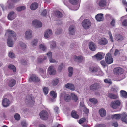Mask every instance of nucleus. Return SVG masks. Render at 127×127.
Returning <instances> with one entry per match:
<instances>
[{"instance_id": "nucleus-1", "label": "nucleus", "mask_w": 127, "mask_h": 127, "mask_svg": "<svg viewBox=\"0 0 127 127\" xmlns=\"http://www.w3.org/2000/svg\"><path fill=\"white\" fill-rule=\"evenodd\" d=\"M8 35L7 40L8 45L9 47H12L13 45V41L12 39V37H13L15 40H16V35L15 32H6L5 36Z\"/></svg>"}, {"instance_id": "nucleus-2", "label": "nucleus", "mask_w": 127, "mask_h": 127, "mask_svg": "<svg viewBox=\"0 0 127 127\" xmlns=\"http://www.w3.org/2000/svg\"><path fill=\"white\" fill-rule=\"evenodd\" d=\"M39 116L42 120H46L48 119L49 114L47 111L45 110H43L40 113Z\"/></svg>"}, {"instance_id": "nucleus-3", "label": "nucleus", "mask_w": 127, "mask_h": 127, "mask_svg": "<svg viewBox=\"0 0 127 127\" xmlns=\"http://www.w3.org/2000/svg\"><path fill=\"white\" fill-rule=\"evenodd\" d=\"M70 2L74 5L73 10H76L79 8V2L80 0H69Z\"/></svg>"}, {"instance_id": "nucleus-4", "label": "nucleus", "mask_w": 127, "mask_h": 127, "mask_svg": "<svg viewBox=\"0 0 127 127\" xmlns=\"http://www.w3.org/2000/svg\"><path fill=\"white\" fill-rule=\"evenodd\" d=\"M91 24V22L89 20L85 19L82 22V25L84 28L87 29L90 27Z\"/></svg>"}, {"instance_id": "nucleus-5", "label": "nucleus", "mask_w": 127, "mask_h": 127, "mask_svg": "<svg viewBox=\"0 0 127 127\" xmlns=\"http://www.w3.org/2000/svg\"><path fill=\"white\" fill-rule=\"evenodd\" d=\"M105 60L106 62L108 64H110L113 63V60L110 53H108L106 54L105 57Z\"/></svg>"}, {"instance_id": "nucleus-6", "label": "nucleus", "mask_w": 127, "mask_h": 127, "mask_svg": "<svg viewBox=\"0 0 127 127\" xmlns=\"http://www.w3.org/2000/svg\"><path fill=\"white\" fill-rule=\"evenodd\" d=\"M100 88L101 86L99 84L96 83L91 85L90 87V89L91 90L94 91L97 90Z\"/></svg>"}, {"instance_id": "nucleus-7", "label": "nucleus", "mask_w": 127, "mask_h": 127, "mask_svg": "<svg viewBox=\"0 0 127 127\" xmlns=\"http://www.w3.org/2000/svg\"><path fill=\"white\" fill-rule=\"evenodd\" d=\"M40 80V79L35 75H33L30 78L29 80V82H31L32 81L35 82H38Z\"/></svg>"}, {"instance_id": "nucleus-8", "label": "nucleus", "mask_w": 127, "mask_h": 127, "mask_svg": "<svg viewBox=\"0 0 127 127\" xmlns=\"http://www.w3.org/2000/svg\"><path fill=\"white\" fill-rule=\"evenodd\" d=\"M32 24L35 27L40 28L42 27V24L39 21L37 20H34L32 22Z\"/></svg>"}, {"instance_id": "nucleus-9", "label": "nucleus", "mask_w": 127, "mask_h": 127, "mask_svg": "<svg viewBox=\"0 0 127 127\" xmlns=\"http://www.w3.org/2000/svg\"><path fill=\"white\" fill-rule=\"evenodd\" d=\"M120 104V102L118 100L112 102H111V106L114 109H116L119 106Z\"/></svg>"}, {"instance_id": "nucleus-10", "label": "nucleus", "mask_w": 127, "mask_h": 127, "mask_svg": "<svg viewBox=\"0 0 127 127\" xmlns=\"http://www.w3.org/2000/svg\"><path fill=\"white\" fill-rule=\"evenodd\" d=\"M89 71L93 73L96 72L97 71H99L101 73V74H99V75H102L103 74L102 72L99 69L95 67H90L89 68Z\"/></svg>"}, {"instance_id": "nucleus-11", "label": "nucleus", "mask_w": 127, "mask_h": 127, "mask_svg": "<svg viewBox=\"0 0 127 127\" xmlns=\"http://www.w3.org/2000/svg\"><path fill=\"white\" fill-rule=\"evenodd\" d=\"M114 71L115 74L120 75L123 73V70L120 67H118L114 69Z\"/></svg>"}, {"instance_id": "nucleus-12", "label": "nucleus", "mask_w": 127, "mask_h": 127, "mask_svg": "<svg viewBox=\"0 0 127 127\" xmlns=\"http://www.w3.org/2000/svg\"><path fill=\"white\" fill-rule=\"evenodd\" d=\"M16 16V14L14 12L12 11L8 14L7 17L9 20H12L14 19Z\"/></svg>"}, {"instance_id": "nucleus-13", "label": "nucleus", "mask_w": 127, "mask_h": 127, "mask_svg": "<svg viewBox=\"0 0 127 127\" xmlns=\"http://www.w3.org/2000/svg\"><path fill=\"white\" fill-rule=\"evenodd\" d=\"M107 40L105 38H102L99 39L98 41V43L102 45H105L108 43Z\"/></svg>"}, {"instance_id": "nucleus-14", "label": "nucleus", "mask_w": 127, "mask_h": 127, "mask_svg": "<svg viewBox=\"0 0 127 127\" xmlns=\"http://www.w3.org/2000/svg\"><path fill=\"white\" fill-rule=\"evenodd\" d=\"M89 46L90 50L93 51L95 50L96 48V46L93 42H91L89 44Z\"/></svg>"}, {"instance_id": "nucleus-15", "label": "nucleus", "mask_w": 127, "mask_h": 127, "mask_svg": "<svg viewBox=\"0 0 127 127\" xmlns=\"http://www.w3.org/2000/svg\"><path fill=\"white\" fill-rule=\"evenodd\" d=\"M95 19L98 21H101L104 20L103 14L102 13L97 14L95 16Z\"/></svg>"}, {"instance_id": "nucleus-16", "label": "nucleus", "mask_w": 127, "mask_h": 127, "mask_svg": "<svg viewBox=\"0 0 127 127\" xmlns=\"http://www.w3.org/2000/svg\"><path fill=\"white\" fill-rule=\"evenodd\" d=\"M17 1V0H8L7 3L8 8H12L13 6L14 3L16 2Z\"/></svg>"}, {"instance_id": "nucleus-17", "label": "nucleus", "mask_w": 127, "mask_h": 127, "mask_svg": "<svg viewBox=\"0 0 127 127\" xmlns=\"http://www.w3.org/2000/svg\"><path fill=\"white\" fill-rule=\"evenodd\" d=\"M2 104L3 107H6L9 105L10 102L8 99L6 98H4L2 101Z\"/></svg>"}, {"instance_id": "nucleus-18", "label": "nucleus", "mask_w": 127, "mask_h": 127, "mask_svg": "<svg viewBox=\"0 0 127 127\" xmlns=\"http://www.w3.org/2000/svg\"><path fill=\"white\" fill-rule=\"evenodd\" d=\"M121 119L123 122L127 124V115L125 113L121 114Z\"/></svg>"}, {"instance_id": "nucleus-19", "label": "nucleus", "mask_w": 127, "mask_h": 127, "mask_svg": "<svg viewBox=\"0 0 127 127\" xmlns=\"http://www.w3.org/2000/svg\"><path fill=\"white\" fill-rule=\"evenodd\" d=\"M53 66H51L48 68V73L50 75H54L56 73V71L53 68Z\"/></svg>"}, {"instance_id": "nucleus-20", "label": "nucleus", "mask_w": 127, "mask_h": 127, "mask_svg": "<svg viewBox=\"0 0 127 127\" xmlns=\"http://www.w3.org/2000/svg\"><path fill=\"white\" fill-rule=\"evenodd\" d=\"M107 2L106 0H100L98 2V5L100 7H105Z\"/></svg>"}, {"instance_id": "nucleus-21", "label": "nucleus", "mask_w": 127, "mask_h": 127, "mask_svg": "<svg viewBox=\"0 0 127 127\" xmlns=\"http://www.w3.org/2000/svg\"><path fill=\"white\" fill-rule=\"evenodd\" d=\"M16 81L13 79H11L9 80L8 85L10 87H12L16 84Z\"/></svg>"}, {"instance_id": "nucleus-22", "label": "nucleus", "mask_w": 127, "mask_h": 127, "mask_svg": "<svg viewBox=\"0 0 127 127\" xmlns=\"http://www.w3.org/2000/svg\"><path fill=\"white\" fill-rule=\"evenodd\" d=\"M65 87L66 88L70 89L72 91H73L75 90L74 85L73 84L70 83H68L66 84Z\"/></svg>"}, {"instance_id": "nucleus-23", "label": "nucleus", "mask_w": 127, "mask_h": 127, "mask_svg": "<svg viewBox=\"0 0 127 127\" xmlns=\"http://www.w3.org/2000/svg\"><path fill=\"white\" fill-rule=\"evenodd\" d=\"M53 35L52 32H45L44 37L45 38L47 39H49L52 37Z\"/></svg>"}, {"instance_id": "nucleus-24", "label": "nucleus", "mask_w": 127, "mask_h": 127, "mask_svg": "<svg viewBox=\"0 0 127 127\" xmlns=\"http://www.w3.org/2000/svg\"><path fill=\"white\" fill-rule=\"evenodd\" d=\"M108 96L110 98L114 99H116L118 97V95H117L110 93L108 94Z\"/></svg>"}, {"instance_id": "nucleus-25", "label": "nucleus", "mask_w": 127, "mask_h": 127, "mask_svg": "<svg viewBox=\"0 0 127 127\" xmlns=\"http://www.w3.org/2000/svg\"><path fill=\"white\" fill-rule=\"evenodd\" d=\"M38 6V4L36 2H34L30 6L31 9L32 10H34L37 9Z\"/></svg>"}, {"instance_id": "nucleus-26", "label": "nucleus", "mask_w": 127, "mask_h": 127, "mask_svg": "<svg viewBox=\"0 0 127 127\" xmlns=\"http://www.w3.org/2000/svg\"><path fill=\"white\" fill-rule=\"evenodd\" d=\"M115 39L118 41H121L123 39V36L119 34L115 35Z\"/></svg>"}, {"instance_id": "nucleus-27", "label": "nucleus", "mask_w": 127, "mask_h": 127, "mask_svg": "<svg viewBox=\"0 0 127 127\" xmlns=\"http://www.w3.org/2000/svg\"><path fill=\"white\" fill-rule=\"evenodd\" d=\"M74 58L78 62L81 63L83 60V57L81 56H74Z\"/></svg>"}, {"instance_id": "nucleus-28", "label": "nucleus", "mask_w": 127, "mask_h": 127, "mask_svg": "<svg viewBox=\"0 0 127 127\" xmlns=\"http://www.w3.org/2000/svg\"><path fill=\"white\" fill-rule=\"evenodd\" d=\"M25 102L29 103H33L34 101L30 96H27L25 100Z\"/></svg>"}, {"instance_id": "nucleus-29", "label": "nucleus", "mask_w": 127, "mask_h": 127, "mask_svg": "<svg viewBox=\"0 0 127 127\" xmlns=\"http://www.w3.org/2000/svg\"><path fill=\"white\" fill-rule=\"evenodd\" d=\"M71 115L72 117L76 119H78L79 116L77 114L76 112L74 110H73L71 112Z\"/></svg>"}, {"instance_id": "nucleus-30", "label": "nucleus", "mask_w": 127, "mask_h": 127, "mask_svg": "<svg viewBox=\"0 0 127 127\" xmlns=\"http://www.w3.org/2000/svg\"><path fill=\"white\" fill-rule=\"evenodd\" d=\"M121 97L124 98H127V93L124 90H121L120 92Z\"/></svg>"}, {"instance_id": "nucleus-31", "label": "nucleus", "mask_w": 127, "mask_h": 127, "mask_svg": "<svg viewBox=\"0 0 127 127\" xmlns=\"http://www.w3.org/2000/svg\"><path fill=\"white\" fill-rule=\"evenodd\" d=\"M64 99L65 101L69 102L71 99V97L69 94H66L64 95Z\"/></svg>"}, {"instance_id": "nucleus-32", "label": "nucleus", "mask_w": 127, "mask_h": 127, "mask_svg": "<svg viewBox=\"0 0 127 127\" xmlns=\"http://www.w3.org/2000/svg\"><path fill=\"white\" fill-rule=\"evenodd\" d=\"M99 113L101 117L104 116L106 114V111L105 110L102 108L99 110Z\"/></svg>"}, {"instance_id": "nucleus-33", "label": "nucleus", "mask_w": 127, "mask_h": 127, "mask_svg": "<svg viewBox=\"0 0 127 127\" xmlns=\"http://www.w3.org/2000/svg\"><path fill=\"white\" fill-rule=\"evenodd\" d=\"M116 114L112 115L111 116V118L112 119H114L117 120H119L121 117V114Z\"/></svg>"}, {"instance_id": "nucleus-34", "label": "nucleus", "mask_w": 127, "mask_h": 127, "mask_svg": "<svg viewBox=\"0 0 127 127\" xmlns=\"http://www.w3.org/2000/svg\"><path fill=\"white\" fill-rule=\"evenodd\" d=\"M59 81V79L58 78L54 79L52 81L51 84L53 86H55L58 84Z\"/></svg>"}, {"instance_id": "nucleus-35", "label": "nucleus", "mask_w": 127, "mask_h": 127, "mask_svg": "<svg viewBox=\"0 0 127 127\" xmlns=\"http://www.w3.org/2000/svg\"><path fill=\"white\" fill-rule=\"evenodd\" d=\"M94 57H95L98 60H101L103 58L102 55L99 53L95 55Z\"/></svg>"}, {"instance_id": "nucleus-36", "label": "nucleus", "mask_w": 127, "mask_h": 127, "mask_svg": "<svg viewBox=\"0 0 127 127\" xmlns=\"http://www.w3.org/2000/svg\"><path fill=\"white\" fill-rule=\"evenodd\" d=\"M32 37L31 32H26L25 38L28 39L31 38Z\"/></svg>"}, {"instance_id": "nucleus-37", "label": "nucleus", "mask_w": 127, "mask_h": 127, "mask_svg": "<svg viewBox=\"0 0 127 127\" xmlns=\"http://www.w3.org/2000/svg\"><path fill=\"white\" fill-rule=\"evenodd\" d=\"M50 47L52 49H54L56 47V43L54 41H52L50 42Z\"/></svg>"}, {"instance_id": "nucleus-38", "label": "nucleus", "mask_w": 127, "mask_h": 127, "mask_svg": "<svg viewBox=\"0 0 127 127\" xmlns=\"http://www.w3.org/2000/svg\"><path fill=\"white\" fill-rule=\"evenodd\" d=\"M26 9V6H21L17 7L16 10L18 12H20L25 10Z\"/></svg>"}, {"instance_id": "nucleus-39", "label": "nucleus", "mask_w": 127, "mask_h": 127, "mask_svg": "<svg viewBox=\"0 0 127 127\" xmlns=\"http://www.w3.org/2000/svg\"><path fill=\"white\" fill-rule=\"evenodd\" d=\"M64 67V64L63 63H61L59 65L58 67V71L59 72H61L62 70Z\"/></svg>"}, {"instance_id": "nucleus-40", "label": "nucleus", "mask_w": 127, "mask_h": 127, "mask_svg": "<svg viewBox=\"0 0 127 127\" xmlns=\"http://www.w3.org/2000/svg\"><path fill=\"white\" fill-rule=\"evenodd\" d=\"M8 68L11 70H12L14 72H16V69L15 66L13 64H10L8 66Z\"/></svg>"}, {"instance_id": "nucleus-41", "label": "nucleus", "mask_w": 127, "mask_h": 127, "mask_svg": "<svg viewBox=\"0 0 127 127\" xmlns=\"http://www.w3.org/2000/svg\"><path fill=\"white\" fill-rule=\"evenodd\" d=\"M116 20H115L113 18L111 19V21L110 22V25L111 26L114 27L115 25Z\"/></svg>"}, {"instance_id": "nucleus-42", "label": "nucleus", "mask_w": 127, "mask_h": 127, "mask_svg": "<svg viewBox=\"0 0 127 127\" xmlns=\"http://www.w3.org/2000/svg\"><path fill=\"white\" fill-rule=\"evenodd\" d=\"M71 95L73 100H74L75 102H76L78 99L77 96L73 93H71Z\"/></svg>"}, {"instance_id": "nucleus-43", "label": "nucleus", "mask_w": 127, "mask_h": 127, "mask_svg": "<svg viewBox=\"0 0 127 127\" xmlns=\"http://www.w3.org/2000/svg\"><path fill=\"white\" fill-rule=\"evenodd\" d=\"M38 40L36 39H33L31 42V45L33 46H36L37 44Z\"/></svg>"}, {"instance_id": "nucleus-44", "label": "nucleus", "mask_w": 127, "mask_h": 127, "mask_svg": "<svg viewBox=\"0 0 127 127\" xmlns=\"http://www.w3.org/2000/svg\"><path fill=\"white\" fill-rule=\"evenodd\" d=\"M69 32H73L76 31V29L75 26L72 25L70 26L69 28Z\"/></svg>"}, {"instance_id": "nucleus-45", "label": "nucleus", "mask_w": 127, "mask_h": 127, "mask_svg": "<svg viewBox=\"0 0 127 127\" xmlns=\"http://www.w3.org/2000/svg\"><path fill=\"white\" fill-rule=\"evenodd\" d=\"M89 101L93 104H96L97 102V100L95 98H91L89 99Z\"/></svg>"}, {"instance_id": "nucleus-46", "label": "nucleus", "mask_w": 127, "mask_h": 127, "mask_svg": "<svg viewBox=\"0 0 127 127\" xmlns=\"http://www.w3.org/2000/svg\"><path fill=\"white\" fill-rule=\"evenodd\" d=\"M50 95L52 96L54 98H55L57 97V94L54 91H52L50 92Z\"/></svg>"}, {"instance_id": "nucleus-47", "label": "nucleus", "mask_w": 127, "mask_h": 127, "mask_svg": "<svg viewBox=\"0 0 127 127\" xmlns=\"http://www.w3.org/2000/svg\"><path fill=\"white\" fill-rule=\"evenodd\" d=\"M49 89L47 87H44L43 88V91L45 95H47L48 93Z\"/></svg>"}, {"instance_id": "nucleus-48", "label": "nucleus", "mask_w": 127, "mask_h": 127, "mask_svg": "<svg viewBox=\"0 0 127 127\" xmlns=\"http://www.w3.org/2000/svg\"><path fill=\"white\" fill-rule=\"evenodd\" d=\"M39 72L42 76L45 74L46 72L45 70L42 68H40L39 69Z\"/></svg>"}, {"instance_id": "nucleus-49", "label": "nucleus", "mask_w": 127, "mask_h": 127, "mask_svg": "<svg viewBox=\"0 0 127 127\" xmlns=\"http://www.w3.org/2000/svg\"><path fill=\"white\" fill-rule=\"evenodd\" d=\"M39 47L40 49L42 50L43 51H44L46 50V47L43 45L41 44L39 46Z\"/></svg>"}, {"instance_id": "nucleus-50", "label": "nucleus", "mask_w": 127, "mask_h": 127, "mask_svg": "<svg viewBox=\"0 0 127 127\" xmlns=\"http://www.w3.org/2000/svg\"><path fill=\"white\" fill-rule=\"evenodd\" d=\"M118 89L117 87H114L111 88V91L114 93H116L117 92Z\"/></svg>"}, {"instance_id": "nucleus-51", "label": "nucleus", "mask_w": 127, "mask_h": 127, "mask_svg": "<svg viewBox=\"0 0 127 127\" xmlns=\"http://www.w3.org/2000/svg\"><path fill=\"white\" fill-rule=\"evenodd\" d=\"M55 14L58 17H61L62 16V13L59 11H56L55 12Z\"/></svg>"}, {"instance_id": "nucleus-52", "label": "nucleus", "mask_w": 127, "mask_h": 127, "mask_svg": "<svg viewBox=\"0 0 127 127\" xmlns=\"http://www.w3.org/2000/svg\"><path fill=\"white\" fill-rule=\"evenodd\" d=\"M19 44L21 47L23 49L25 48L26 47V44L24 43L21 42H19Z\"/></svg>"}, {"instance_id": "nucleus-53", "label": "nucleus", "mask_w": 127, "mask_h": 127, "mask_svg": "<svg viewBox=\"0 0 127 127\" xmlns=\"http://www.w3.org/2000/svg\"><path fill=\"white\" fill-rule=\"evenodd\" d=\"M14 116L15 119L17 120H19L20 118V115L18 113L15 114Z\"/></svg>"}, {"instance_id": "nucleus-54", "label": "nucleus", "mask_w": 127, "mask_h": 127, "mask_svg": "<svg viewBox=\"0 0 127 127\" xmlns=\"http://www.w3.org/2000/svg\"><path fill=\"white\" fill-rule=\"evenodd\" d=\"M8 55L9 57L11 58H14L15 57V56L14 54L11 52L9 53Z\"/></svg>"}, {"instance_id": "nucleus-55", "label": "nucleus", "mask_w": 127, "mask_h": 127, "mask_svg": "<svg viewBox=\"0 0 127 127\" xmlns=\"http://www.w3.org/2000/svg\"><path fill=\"white\" fill-rule=\"evenodd\" d=\"M27 124L25 121H23L21 122V125L22 127H27Z\"/></svg>"}, {"instance_id": "nucleus-56", "label": "nucleus", "mask_w": 127, "mask_h": 127, "mask_svg": "<svg viewBox=\"0 0 127 127\" xmlns=\"http://www.w3.org/2000/svg\"><path fill=\"white\" fill-rule=\"evenodd\" d=\"M54 110L55 112L57 114H58L59 112V108L58 107H56L54 108Z\"/></svg>"}, {"instance_id": "nucleus-57", "label": "nucleus", "mask_w": 127, "mask_h": 127, "mask_svg": "<svg viewBox=\"0 0 127 127\" xmlns=\"http://www.w3.org/2000/svg\"><path fill=\"white\" fill-rule=\"evenodd\" d=\"M84 105L82 106L84 108L83 111L85 113L87 114L89 112V110L86 108L85 106L84 107Z\"/></svg>"}, {"instance_id": "nucleus-58", "label": "nucleus", "mask_w": 127, "mask_h": 127, "mask_svg": "<svg viewBox=\"0 0 127 127\" xmlns=\"http://www.w3.org/2000/svg\"><path fill=\"white\" fill-rule=\"evenodd\" d=\"M104 82L105 83L109 84H111L112 83L111 80L109 79H105L104 80Z\"/></svg>"}, {"instance_id": "nucleus-59", "label": "nucleus", "mask_w": 127, "mask_h": 127, "mask_svg": "<svg viewBox=\"0 0 127 127\" xmlns=\"http://www.w3.org/2000/svg\"><path fill=\"white\" fill-rule=\"evenodd\" d=\"M86 119L85 118L81 119L79 121V123L80 124H82L86 121Z\"/></svg>"}, {"instance_id": "nucleus-60", "label": "nucleus", "mask_w": 127, "mask_h": 127, "mask_svg": "<svg viewBox=\"0 0 127 127\" xmlns=\"http://www.w3.org/2000/svg\"><path fill=\"white\" fill-rule=\"evenodd\" d=\"M46 57H44V58L43 59L42 58H38V62L40 63H41L43 60H45L46 59Z\"/></svg>"}, {"instance_id": "nucleus-61", "label": "nucleus", "mask_w": 127, "mask_h": 127, "mask_svg": "<svg viewBox=\"0 0 127 127\" xmlns=\"http://www.w3.org/2000/svg\"><path fill=\"white\" fill-rule=\"evenodd\" d=\"M108 34L110 36V40L113 42V39L111 32H109Z\"/></svg>"}, {"instance_id": "nucleus-62", "label": "nucleus", "mask_w": 127, "mask_h": 127, "mask_svg": "<svg viewBox=\"0 0 127 127\" xmlns=\"http://www.w3.org/2000/svg\"><path fill=\"white\" fill-rule=\"evenodd\" d=\"M123 25L126 26H127V20H124L122 22Z\"/></svg>"}, {"instance_id": "nucleus-63", "label": "nucleus", "mask_w": 127, "mask_h": 127, "mask_svg": "<svg viewBox=\"0 0 127 127\" xmlns=\"http://www.w3.org/2000/svg\"><path fill=\"white\" fill-rule=\"evenodd\" d=\"M47 12L46 10L45 9L43 10L42 12L41 15L43 16H46Z\"/></svg>"}, {"instance_id": "nucleus-64", "label": "nucleus", "mask_w": 127, "mask_h": 127, "mask_svg": "<svg viewBox=\"0 0 127 127\" xmlns=\"http://www.w3.org/2000/svg\"><path fill=\"white\" fill-rule=\"evenodd\" d=\"M52 53L51 52H49L47 54V55L49 59H50V58H51V57H52Z\"/></svg>"}]
</instances>
